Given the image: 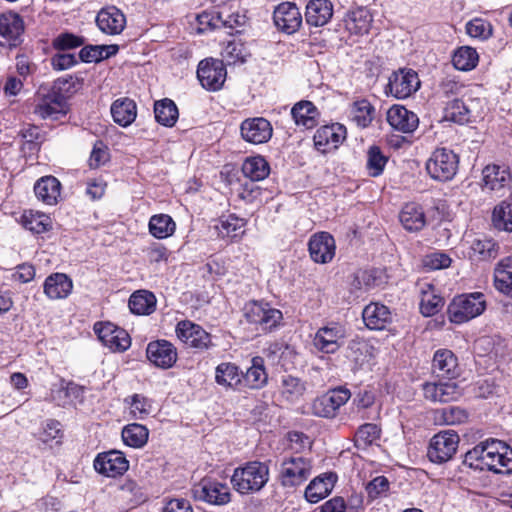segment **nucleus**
Segmentation results:
<instances>
[{
	"label": "nucleus",
	"mask_w": 512,
	"mask_h": 512,
	"mask_svg": "<svg viewBox=\"0 0 512 512\" xmlns=\"http://www.w3.org/2000/svg\"><path fill=\"white\" fill-rule=\"evenodd\" d=\"M464 464L476 470H489L503 474L512 472V449L497 439L480 442L469 450Z\"/></svg>",
	"instance_id": "nucleus-1"
},
{
	"label": "nucleus",
	"mask_w": 512,
	"mask_h": 512,
	"mask_svg": "<svg viewBox=\"0 0 512 512\" xmlns=\"http://www.w3.org/2000/svg\"><path fill=\"white\" fill-rule=\"evenodd\" d=\"M269 474L267 463L250 461L234 470L231 483L240 494H253L265 487L269 481Z\"/></svg>",
	"instance_id": "nucleus-2"
},
{
	"label": "nucleus",
	"mask_w": 512,
	"mask_h": 512,
	"mask_svg": "<svg viewBox=\"0 0 512 512\" xmlns=\"http://www.w3.org/2000/svg\"><path fill=\"white\" fill-rule=\"evenodd\" d=\"M312 469L310 458L301 455L284 456L280 462L278 480L284 488H296L309 479Z\"/></svg>",
	"instance_id": "nucleus-3"
},
{
	"label": "nucleus",
	"mask_w": 512,
	"mask_h": 512,
	"mask_svg": "<svg viewBox=\"0 0 512 512\" xmlns=\"http://www.w3.org/2000/svg\"><path fill=\"white\" fill-rule=\"evenodd\" d=\"M485 308L486 302L482 293L459 295L448 306V318L452 323L462 324L481 315Z\"/></svg>",
	"instance_id": "nucleus-4"
},
{
	"label": "nucleus",
	"mask_w": 512,
	"mask_h": 512,
	"mask_svg": "<svg viewBox=\"0 0 512 512\" xmlns=\"http://www.w3.org/2000/svg\"><path fill=\"white\" fill-rule=\"evenodd\" d=\"M458 167V155L447 148H437L426 162L427 173L432 179L440 182L452 180Z\"/></svg>",
	"instance_id": "nucleus-5"
},
{
	"label": "nucleus",
	"mask_w": 512,
	"mask_h": 512,
	"mask_svg": "<svg viewBox=\"0 0 512 512\" xmlns=\"http://www.w3.org/2000/svg\"><path fill=\"white\" fill-rule=\"evenodd\" d=\"M244 317L247 322L259 325L263 331H270L281 322L282 312L270 304L250 301L244 306Z\"/></svg>",
	"instance_id": "nucleus-6"
},
{
	"label": "nucleus",
	"mask_w": 512,
	"mask_h": 512,
	"mask_svg": "<svg viewBox=\"0 0 512 512\" xmlns=\"http://www.w3.org/2000/svg\"><path fill=\"white\" fill-rule=\"evenodd\" d=\"M351 392L345 387H337L315 398L311 404L313 415L322 418H334L341 406L347 403Z\"/></svg>",
	"instance_id": "nucleus-7"
},
{
	"label": "nucleus",
	"mask_w": 512,
	"mask_h": 512,
	"mask_svg": "<svg viewBox=\"0 0 512 512\" xmlns=\"http://www.w3.org/2000/svg\"><path fill=\"white\" fill-rule=\"evenodd\" d=\"M459 436L454 430L441 431L430 440L427 456L433 463L449 461L457 451Z\"/></svg>",
	"instance_id": "nucleus-8"
},
{
	"label": "nucleus",
	"mask_w": 512,
	"mask_h": 512,
	"mask_svg": "<svg viewBox=\"0 0 512 512\" xmlns=\"http://www.w3.org/2000/svg\"><path fill=\"white\" fill-rule=\"evenodd\" d=\"M345 338L344 326L337 322H329L316 331L313 345L320 352L333 354L343 346Z\"/></svg>",
	"instance_id": "nucleus-9"
},
{
	"label": "nucleus",
	"mask_w": 512,
	"mask_h": 512,
	"mask_svg": "<svg viewBox=\"0 0 512 512\" xmlns=\"http://www.w3.org/2000/svg\"><path fill=\"white\" fill-rule=\"evenodd\" d=\"M419 87L420 80L414 70L400 69L389 77L385 92L395 98L405 99L415 93Z\"/></svg>",
	"instance_id": "nucleus-10"
},
{
	"label": "nucleus",
	"mask_w": 512,
	"mask_h": 512,
	"mask_svg": "<svg viewBox=\"0 0 512 512\" xmlns=\"http://www.w3.org/2000/svg\"><path fill=\"white\" fill-rule=\"evenodd\" d=\"M195 500L213 505H225L230 501V489L226 484L210 479H202L192 488Z\"/></svg>",
	"instance_id": "nucleus-11"
},
{
	"label": "nucleus",
	"mask_w": 512,
	"mask_h": 512,
	"mask_svg": "<svg viewBox=\"0 0 512 512\" xmlns=\"http://www.w3.org/2000/svg\"><path fill=\"white\" fill-rule=\"evenodd\" d=\"M226 69L222 60H202L197 69V77L203 88L211 91L219 90L226 80Z\"/></svg>",
	"instance_id": "nucleus-12"
},
{
	"label": "nucleus",
	"mask_w": 512,
	"mask_h": 512,
	"mask_svg": "<svg viewBox=\"0 0 512 512\" xmlns=\"http://www.w3.org/2000/svg\"><path fill=\"white\" fill-rule=\"evenodd\" d=\"M480 104V99H473L471 96L462 95L461 99H453L447 103L445 119L459 124L467 123L471 117L479 114Z\"/></svg>",
	"instance_id": "nucleus-13"
},
{
	"label": "nucleus",
	"mask_w": 512,
	"mask_h": 512,
	"mask_svg": "<svg viewBox=\"0 0 512 512\" xmlns=\"http://www.w3.org/2000/svg\"><path fill=\"white\" fill-rule=\"evenodd\" d=\"M94 330L101 342L114 352L126 351L131 345L129 334L112 323L95 324Z\"/></svg>",
	"instance_id": "nucleus-14"
},
{
	"label": "nucleus",
	"mask_w": 512,
	"mask_h": 512,
	"mask_svg": "<svg viewBox=\"0 0 512 512\" xmlns=\"http://www.w3.org/2000/svg\"><path fill=\"white\" fill-rule=\"evenodd\" d=\"M346 138V128L339 124L325 125L318 128L313 140L315 148L321 153L335 150Z\"/></svg>",
	"instance_id": "nucleus-15"
},
{
	"label": "nucleus",
	"mask_w": 512,
	"mask_h": 512,
	"mask_svg": "<svg viewBox=\"0 0 512 512\" xmlns=\"http://www.w3.org/2000/svg\"><path fill=\"white\" fill-rule=\"evenodd\" d=\"M94 468L107 477H116L124 474L129 468V462L124 454L111 450L99 454L94 460Z\"/></svg>",
	"instance_id": "nucleus-16"
},
{
	"label": "nucleus",
	"mask_w": 512,
	"mask_h": 512,
	"mask_svg": "<svg viewBox=\"0 0 512 512\" xmlns=\"http://www.w3.org/2000/svg\"><path fill=\"white\" fill-rule=\"evenodd\" d=\"M177 337L187 346L199 350L212 345L211 336L202 327L190 321H181L176 326Z\"/></svg>",
	"instance_id": "nucleus-17"
},
{
	"label": "nucleus",
	"mask_w": 512,
	"mask_h": 512,
	"mask_svg": "<svg viewBox=\"0 0 512 512\" xmlns=\"http://www.w3.org/2000/svg\"><path fill=\"white\" fill-rule=\"evenodd\" d=\"M242 138L252 144H262L272 137V125L263 117L248 118L240 126Z\"/></svg>",
	"instance_id": "nucleus-18"
},
{
	"label": "nucleus",
	"mask_w": 512,
	"mask_h": 512,
	"mask_svg": "<svg viewBox=\"0 0 512 512\" xmlns=\"http://www.w3.org/2000/svg\"><path fill=\"white\" fill-rule=\"evenodd\" d=\"M311 259L320 264L332 261L335 256L336 244L332 235L327 232L314 234L308 243Z\"/></svg>",
	"instance_id": "nucleus-19"
},
{
	"label": "nucleus",
	"mask_w": 512,
	"mask_h": 512,
	"mask_svg": "<svg viewBox=\"0 0 512 512\" xmlns=\"http://www.w3.org/2000/svg\"><path fill=\"white\" fill-rule=\"evenodd\" d=\"M276 27L287 33H295L302 24V16L294 3L283 2L279 4L273 14Z\"/></svg>",
	"instance_id": "nucleus-20"
},
{
	"label": "nucleus",
	"mask_w": 512,
	"mask_h": 512,
	"mask_svg": "<svg viewBox=\"0 0 512 512\" xmlns=\"http://www.w3.org/2000/svg\"><path fill=\"white\" fill-rule=\"evenodd\" d=\"M146 354L150 362L163 369L172 367L177 360L176 348L167 340L150 342Z\"/></svg>",
	"instance_id": "nucleus-21"
},
{
	"label": "nucleus",
	"mask_w": 512,
	"mask_h": 512,
	"mask_svg": "<svg viewBox=\"0 0 512 512\" xmlns=\"http://www.w3.org/2000/svg\"><path fill=\"white\" fill-rule=\"evenodd\" d=\"M432 372L438 378H457L460 367L456 355L449 349L437 350L432 360Z\"/></svg>",
	"instance_id": "nucleus-22"
},
{
	"label": "nucleus",
	"mask_w": 512,
	"mask_h": 512,
	"mask_svg": "<svg viewBox=\"0 0 512 512\" xmlns=\"http://www.w3.org/2000/svg\"><path fill=\"white\" fill-rule=\"evenodd\" d=\"M34 113L42 119L58 120L67 113L66 101L61 94L51 92L39 99L34 107Z\"/></svg>",
	"instance_id": "nucleus-23"
},
{
	"label": "nucleus",
	"mask_w": 512,
	"mask_h": 512,
	"mask_svg": "<svg viewBox=\"0 0 512 512\" xmlns=\"http://www.w3.org/2000/svg\"><path fill=\"white\" fill-rule=\"evenodd\" d=\"M98 28L107 35L120 34L126 25L125 15L115 6L101 9L96 16Z\"/></svg>",
	"instance_id": "nucleus-24"
},
{
	"label": "nucleus",
	"mask_w": 512,
	"mask_h": 512,
	"mask_svg": "<svg viewBox=\"0 0 512 512\" xmlns=\"http://www.w3.org/2000/svg\"><path fill=\"white\" fill-rule=\"evenodd\" d=\"M423 394L432 402L455 401L461 396V390L455 382H428L423 385Z\"/></svg>",
	"instance_id": "nucleus-25"
},
{
	"label": "nucleus",
	"mask_w": 512,
	"mask_h": 512,
	"mask_svg": "<svg viewBox=\"0 0 512 512\" xmlns=\"http://www.w3.org/2000/svg\"><path fill=\"white\" fill-rule=\"evenodd\" d=\"M387 121L392 128L403 133L413 132L419 124L418 116L400 105H394L387 111Z\"/></svg>",
	"instance_id": "nucleus-26"
},
{
	"label": "nucleus",
	"mask_w": 512,
	"mask_h": 512,
	"mask_svg": "<svg viewBox=\"0 0 512 512\" xmlns=\"http://www.w3.org/2000/svg\"><path fill=\"white\" fill-rule=\"evenodd\" d=\"M23 32L24 22L18 14L6 12L0 15V37L9 46H16Z\"/></svg>",
	"instance_id": "nucleus-27"
},
{
	"label": "nucleus",
	"mask_w": 512,
	"mask_h": 512,
	"mask_svg": "<svg viewBox=\"0 0 512 512\" xmlns=\"http://www.w3.org/2000/svg\"><path fill=\"white\" fill-rule=\"evenodd\" d=\"M337 476L324 473L315 477L305 489V498L310 503H317L327 497L334 488Z\"/></svg>",
	"instance_id": "nucleus-28"
},
{
	"label": "nucleus",
	"mask_w": 512,
	"mask_h": 512,
	"mask_svg": "<svg viewBox=\"0 0 512 512\" xmlns=\"http://www.w3.org/2000/svg\"><path fill=\"white\" fill-rule=\"evenodd\" d=\"M333 16V4L330 0H310L306 6V22L310 26L326 25Z\"/></svg>",
	"instance_id": "nucleus-29"
},
{
	"label": "nucleus",
	"mask_w": 512,
	"mask_h": 512,
	"mask_svg": "<svg viewBox=\"0 0 512 512\" xmlns=\"http://www.w3.org/2000/svg\"><path fill=\"white\" fill-rule=\"evenodd\" d=\"M72 288V280L64 273H53L44 282V293L52 300L67 298Z\"/></svg>",
	"instance_id": "nucleus-30"
},
{
	"label": "nucleus",
	"mask_w": 512,
	"mask_h": 512,
	"mask_svg": "<svg viewBox=\"0 0 512 512\" xmlns=\"http://www.w3.org/2000/svg\"><path fill=\"white\" fill-rule=\"evenodd\" d=\"M399 220L405 230L417 232L426 225V217L421 205L410 202L403 206L399 213Z\"/></svg>",
	"instance_id": "nucleus-31"
},
{
	"label": "nucleus",
	"mask_w": 512,
	"mask_h": 512,
	"mask_svg": "<svg viewBox=\"0 0 512 512\" xmlns=\"http://www.w3.org/2000/svg\"><path fill=\"white\" fill-rule=\"evenodd\" d=\"M362 318L369 329L381 330L390 322L391 313L383 304L370 303L363 309Z\"/></svg>",
	"instance_id": "nucleus-32"
},
{
	"label": "nucleus",
	"mask_w": 512,
	"mask_h": 512,
	"mask_svg": "<svg viewBox=\"0 0 512 512\" xmlns=\"http://www.w3.org/2000/svg\"><path fill=\"white\" fill-rule=\"evenodd\" d=\"M482 174L483 186L490 191H499L510 186V169L498 165H487Z\"/></svg>",
	"instance_id": "nucleus-33"
},
{
	"label": "nucleus",
	"mask_w": 512,
	"mask_h": 512,
	"mask_svg": "<svg viewBox=\"0 0 512 512\" xmlns=\"http://www.w3.org/2000/svg\"><path fill=\"white\" fill-rule=\"evenodd\" d=\"M60 190L61 184L54 176L42 177L34 185V192L37 198L48 205L57 203Z\"/></svg>",
	"instance_id": "nucleus-34"
},
{
	"label": "nucleus",
	"mask_w": 512,
	"mask_h": 512,
	"mask_svg": "<svg viewBox=\"0 0 512 512\" xmlns=\"http://www.w3.org/2000/svg\"><path fill=\"white\" fill-rule=\"evenodd\" d=\"M495 288L512 297V256L501 259L494 268Z\"/></svg>",
	"instance_id": "nucleus-35"
},
{
	"label": "nucleus",
	"mask_w": 512,
	"mask_h": 512,
	"mask_svg": "<svg viewBox=\"0 0 512 512\" xmlns=\"http://www.w3.org/2000/svg\"><path fill=\"white\" fill-rule=\"evenodd\" d=\"M113 120L120 126H129L136 118V104L132 99L120 98L111 105Z\"/></svg>",
	"instance_id": "nucleus-36"
},
{
	"label": "nucleus",
	"mask_w": 512,
	"mask_h": 512,
	"mask_svg": "<svg viewBox=\"0 0 512 512\" xmlns=\"http://www.w3.org/2000/svg\"><path fill=\"white\" fill-rule=\"evenodd\" d=\"M215 380L225 388L241 389L242 372L234 364L221 363L216 367Z\"/></svg>",
	"instance_id": "nucleus-37"
},
{
	"label": "nucleus",
	"mask_w": 512,
	"mask_h": 512,
	"mask_svg": "<svg viewBox=\"0 0 512 512\" xmlns=\"http://www.w3.org/2000/svg\"><path fill=\"white\" fill-rule=\"evenodd\" d=\"M291 114L297 125L307 129L313 128L317 124L319 115L317 108L310 101L296 103L291 110Z\"/></svg>",
	"instance_id": "nucleus-38"
},
{
	"label": "nucleus",
	"mask_w": 512,
	"mask_h": 512,
	"mask_svg": "<svg viewBox=\"0 0 512 512\" xmlns=\"http://www.w3.org/2000/svg\"><path fill=\"white\" fill-rule=\"evenodd\" d=\"M267 373L264 368V361L261 357H255L252 360V366L242 373V387L259 389L267 382Z\"/></svg>",
	"instance_id": "nucleus-39"
},
{
	"label": "nucleus",
	"mask_w": 512,
	"mask_h": 512,
	"mask_svg": "<svg viewBox=\"0 0 512 512\" xmlns=\"http://www.w3.org/2000/svg\"><path fill=\"white\" fill-rule=\"evenodd\" d=\"M371 15L364 8H357L347 13L344 18L345 28L353 34H364L369 31Z\"/></svg>",
	"instance_id": "nucleus-40"
},
{
	"label": "nucleus",
	"mask_w": 512,
	"mask_h": 512,
	"mask_svg": "<svg viewBox=\"0 0 512 512\" xmlns=\"http://www.w3.org/2000/svg\"><path fill=\"white\" fill-rule=\"evenodd\" d=\"M156 298L153 293L146 290L134 292L129 299V308L137 315H148L155 310Z\"/></svg>",
	"instance_id": "nucleus-41"
},
{
	"label": "nucleus",
	"mask_w": 512,
	"mask_h": 512,
	"mask_svg": "<svg viewBox=\"0 0 512 512\" xmlns=\"http://www.w3.org/2000/svg\"><path fill=\"white\" fill-rule=\"evenodd\" d=\"M149 232L157 239H165L174 234L176 223L167 214L153 215L149 220Z\"/></svg>",
	"instance_id": "nucleus-42"
},
{
	"label": "nucleus",
	"mask_w": 512,
	"mask_h": 512,
	"mask_svg": "<svg viewBox=\"0 0 512 512\" xmlns=\"http://www.w3.org/2000/svg\"><path fill=\"white\" fill-rule=\"evenodd\" d=\"M245 22L246 18L244 15L239 13L229 14L227 11L217 12L215 15H212L211 19L208 21L213 28H226L229 29V33L231 34L233 31L238 33V28L243 27Z\"/></svg>",
	"instance_id": "nucleus-43"
},
{
	"label": "nucleus",
	"mask_w": 512,
	"mask_h": 512,
	"mask_svg": "<svg viewBox=\"0 0 512 512\" xmlns=\"http://www.w3.org/2000/svg\"><path fill=\"white\" fill-rule=\"evenodd\" d=\"M155 119L166 127H172L178 119V108L170 99L156 101L154 104Z\"/></svg>",
	"instance_id": "nucleus-44"
},
{
	"label": "nucleus",
	"mask_w": 512,
	"mask_h": 512,
	"mask_svg": "<svg viewBox=\"0 0 512 512\" xmlns=\"http://www.w3.org/2000/svg\"><path fill=\"white\" fill-rule=\"evenodd\" d=\"M242 172L245 177L252 181L265 179L270 173L268 162L262 156L247 158L242 165Z\"/></svg>",
	"instance_id": "nucleus-45"
},
{
	"label": "nucleus",
	"mask_w": 512,
	"mask_h": 512,
	"mask_svg": "<svg viewBox=\"0 0 512 512\" xmlns=\"http://www.w3.org/2000/svg\"><path fill=\"white\" fill-rule=\"evenodd\" d=\"M492 223L499 230L512 232V196L495 206Z\"/></svg>",
	"instance_id": "nucleus-46"
},
{
	"label": "nucleus",
	"mask_w": 512,
	"mask_h": 512,
	"mask_svg": "<svg viewBox=\"0 0 512 512\" xmlns=\"http://www.w3.org/2000/svg\"><path fill=\"white\" fill-rule=\"evenodd\" d=\"M148 436V429L138 423L128 424L122 430L124 443L133 448L143 447L147 443Z\"/></svg>",
	"instance_id": "nucleus-47"
},
{
	"label": "nucleus",
	"mask_w": 512,
	"mask_h": 512,
	"mask_svg": "<svg viewBox=\"0 0 512 512\" xmlns=\"http://www.w3.org/2000/svg\"><path fill=\"white\" fill-rule=\"evenodd\" d=\"M221 55L223 58L222 61H226L228 65H234L237 63L246 62L247 58L250 56V53L240 39L234 38L233 40L227 42Z\"/></svg>",
	"instance_id": "nucleus-48"
},
{
	"label": "nucleus",
	"mask_w": 512,
	"mask_h": 512,
	"mask_svg": "<svg viewBox=\"0 0 512 512\" xmlns=\"http://www.w3.org/2000/svg\"><path fill=\"white\" fill-rule=\"evenodd\" d=\"M427 287V290H422L420 311L424 316L429 317L437 314L441 310L444 305V299L436 294L431 284H427Z\"/></svg>",
	"instance_id": "nucleus-49"
},
{
	"label": "nucleus",
	"mask_w": 512,
	"mask_h": 512,
	"mask_svg": "<svg viewBox=\"0 0 512 512\" xmlns=\"http://www.w3.org/2000/svg\"><path fill=\"white\" fill-rule=\"evenodd\" d=\"M467 413L464 409L456 406L437 409L434 412V420L439 425H457L467 420Z\"/></svg>",
	"instance_id": "nucleus-50"
},
{
	"label": "nucleus",
	"mask_w": 512,
	"mask_h": 512,
	"mask_svg": "<svg viewBox=\"0 0 512 512\" xmlns=\"http://www.w3.org/2000/svg\"><path fill=\"white\" fill-rule=\"evenodd\" d=\"M479 56L477 51L468 46L457 49L453 55L452 62L457 70L469 71L477 65Z\"/></svg>",
	"instance_id": "nucleus-51"
},
{
	"label": "nucleus",
	"mask_w": 512,
	"mask_h": 512,
	"mask_svg": "<svg viewBox=\"0 0 512 512\" xmlns=\"http://www.w3.org/2000/svg\"><path fill=\"white\" fill-rule=\"evenodd\" d=\"M374 107L368 100L355 101L351 107L352 120L359 127H367L373 119Z\"/></svg>",
	"instance_id": "nucleus-52"
},
{
	"label": "nucleus",
	"mask_w": 512,
	"mask_h": 512,
	"mask_svg": "<svg viewBox=\"0 0 512 512\" xmlns=\"http://www.w3.org/2000/svg\"><path fill=\"white\" fill-rule=\"evenodd\" d=\"M381 430L373 423H366L359 427L355 434V444L358 448H366L380 438Z\"/></svg>",
	"instance_id": "nucleus-53"
},
{
	"label": "nucleus",
	"mask_w": 512,
	"mask_h": 512,
	"mask_svg": "<svg viewBox=\"0 0 512 512\" xmlns=\"http://www.w3.org/2000/svg\"><path fill=\"white\" fill-rule=\"evenodd\" d=\"M386 163L387 157L383 155L379 147L371 146L368 149L366 167L370 176L377 177L381 175Z\"/></svg>",
	"instance_id": "nucleus-54"
},
{
	"label": "nucleus",
	"mask_w": 512,
	"mask_h": 512,
	"mask_svg": "<svg viewBox=\"0 0 512 512\" xmlns=\"http://www.w3.org/2000/svg\"><path fill=\"white\" fill-rule=\"evenodd\" d=\"M305 384L298 378L293 376H285L281 382V393L288 400L293 401L303 395Z\"/></svg>",
	"instance_id": "nucleus-55"
},
{
	"label": "nucleus",
	"mask_w": 512,
	"mask_h": 512,
	"mask_svg": "<svg viewBox=\"0 0 512 512\" xmlns=\"http://www.w3.org/2000/svg\"><path fill=\"white\" fill-rule=\"evenodd\" d=\"M220 224V232L223 236L237 237L238 235L243 234V228L246 225V220L239 218L234 214H230L227 217L222 218Z\"/></svg>",
	"instance_id": "nucleus-56"
},
{
	"label": "nucleus",
	"mask_w": 512,
	"mask_h": 512,
	"mask_svg": "<svg viewBox=\"0 0 512 512\" xmlns=\"http://www.w3.org/2000/svg\"><path fill=\"white\" fill-rule=\"evenodd\" d=\"M23 219L24 226L36 234L46 232L51 228V220L45 214L30 213L29 215H24Z\"/></svg>",
	"instance_id": "nucleus-57"
},
{
	"label": "nucleus",
	"mask_w": 512,
	"mask_h": 512,
	"mask_svg": "<svg viewBox=\"0 0 512 512\" xmlns=\"http://www.w3.org/2000/svg\"><path fill=\"white\" fill-rule=\"evenodd\" d=\"M467 34L473 38L485 40L490 37L492 28L489 23L482 19H473L466 25Z\"/></svg>",
	"instance_id": "nucleus-58"
},
{
	"label": "nucleus",
	"mask_w": 512,
	"mask_h": 512,
	"mask_svg": "<svg viewBox=\"0 0 512 512\" xmlns=\"http://www.w3.org/2000/svg\"><path fill=\"white\" fill-rule=\"evenodd\" d=\"M422 263L430 270L444 269L450 266L451 258L443 252H432L424 256Z\"/></svg>",
	"instance_id": "nucleus-59"
},
{
	"label": "nucleus",
	"mask_w": 512,
	"mask_h": 512,
	"mask_svg": "<svg viewBox=\"0 0 512 512\" xmlns=\"http://www.w3.org/2000/svg\"><path fill=\"white\" fill-rule=\"evenodd\" d=\"M130 407L131 413L134 417L139 419H143L148 415L152 408L150 400L140 394H134L131 396Z\"/></svg>",
	"instance_id": "nucleus-60"
},
{
	"label": "nucleus",
	"mask_w": 512,
	"mask_h": 512,
	"mask_svg": "<svg viewBox=\"0 0 512 512\" xmlns=\"http://www.w3.org/2000/svg\"><path fill=\"white\" fill-rule=\"evenodd\" d=\"M109 157L110 155L107 146L101 141L96 142L89 158L90 168H99L109 161Z\"/></svg>",
	"instance_id": "nucleus-61"
},
{
	"label": "nucleus",
	"mask_w": 512,
	"mask_h": 512,
	"mask_svg": "<svg viewBox=\"0 0 512 512\" xmlns=\"http://www.w3.org/2000/svg\"><path fill=\"white\" fill-rule=\"evenodd\" d=\"M389 481L385 476H377L366 485V492L371 500L385 495L389 490Z\"/></svg>",
	"instance_id": "nucleus-62"
},
{
	"label": "nucleus",
	"mask_w": 512,
	"mask_h": 512,
	"mask_svg": "<svg viewBox=\"0 0 512 512\" xmlns=\"http://www.w3.org/2000/svg\"><path fill=\"white\" fill-rule=\"evenodd\" d=\"M83 43V38L70 33H64L54 39L53 46L58 50H67L79 47L83 45Z\"/></svg>",
	"instance_id": "nucleus-63"
},
{
	"label": "nucleus",
	"mask_w": 512,
	"mask_h": 512,
	"mask_svg": "<svg viewBox=\"0 0 512 512\" xmlns=\"http://www.w3.org/2000/svg\"><path fill=\"white\" fill-rule=\"evenodd\" d=\"M77 63L76 57L71 53H57L51 58V64L56 70H66Z\"/></svg>",
	"instance_id": "nucleus-64"
}]
</instances>
